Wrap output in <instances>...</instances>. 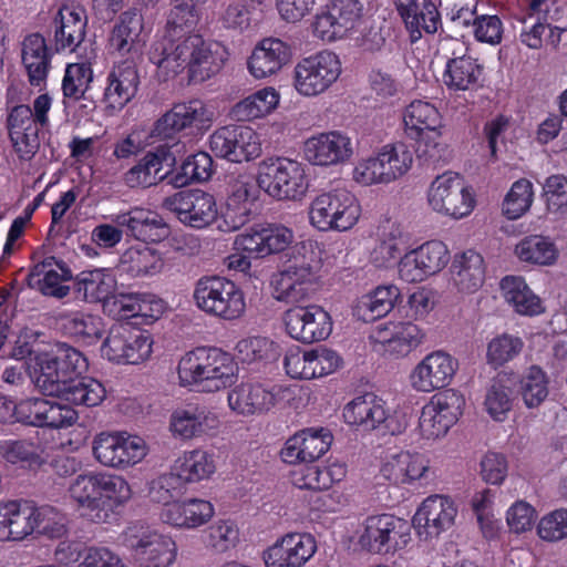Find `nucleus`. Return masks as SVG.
<instances>
[{
  "label": "nucleus",
  "mask_w": 567,
  "mask_h": 567,
  "mask_svg": "<svg viewBox=\"0 0 567 567\" xmlns=\"http://www.w3.org/2000/svg\"><path fill=\"white\" fill-rule=\"evenodd\" d=\"M38 388L75 405H99L105 398L104 385L92 378L81 377L87 369L86 358L76 349L61 344L56 351L39 359Z\"/></svg>",
  "instance_id": "f257e3e1"
},
{
  "label": "nucleus",
  "mask_w": 567,
  "mask_h": 567,
  "mask_svg": "<svg viewBox=\"0 0 567 567\" xmlns=\"http://www.w3.org/2000/svg\"><path fill=\"white\" fill-rule=\"evenodd\" d=\"M210 43L200 34H190L185 39L164 34L151 47L148 58L157 68V76L163 81L174 79L186 66L193 82H203L210 78Z\"/></svg>",
  "instance_id": "f03ea898"
},
{
  "label": "nucleus",
  "mask_w": 567,
  "mask_h": 567,
  "mask_svg": "<svg viewBox=\"0 0 567 567\" xmlns=\"http://www.w3.org/2000/svg\"><path fill=\"white\" fill-rule=\"evenodd\" d=\"M70 493L81 505L83 516L101 523L110 516L112 502L123 503L131 497V487L122 476L90 473L79 475L70 486Z\"/></svg>",
  "instance_id": "7ed1b4c3"
},
{
  "label": "nucleus",
  "mask_w": 567,
  "mask_h": 567,
  "mask_svg": "<svg viewBox=\"0 0 567 567\" xmlns=\"http://www.w3.org/2000/svg\"><path fill=\"white\" fill-rule=\"evenodd\" d=\"M257 184L260 189L279 200L298 199L308 188L301 165L281 157H271L259 163Z\"/></svg>",
  "instance_id": "20e7f679"
},
{
  "label": "nucleus",
  "mask_w": 567,
  "mask_h": 567,
  "mask_svg": "<svg viewBox=\"0 0 567 567\" xmlns=\"http://www.w3.org/2000/svg\"><path fill=\"white\" fill-rule=\"evenodd\" d=\"M410 540L406 520L389 514L369 516L359 536L361 549L374 555H393Z\"/></svg>",
  "instance_id": "39448f33"
},
{
  "label": "nucleus",
  "mask_w": 567,
  "mask_h": 567,
  "mask_svg": "<svg viewBox=\"0 0 567 567\" xmlns=\"http://www.w3.org/2000/svg\"><path fill=\"white\" fill-rule=\"evenodd\" d=\"M360 217L357 199L346 190H336L317 196L309 209L310 223L319 230L344 231L355 225Z\"/></svg>",
  "instance_id": "423d86ee"
},
{
  "label": "nucleus",
  "mask_w": 567,
  "mask_h": 567,
  "mask_svg": "<svg viewBox=\"0 0 567 567\" xmlns=\"http://www.w3.org/2000/svg\"><path fill=\"white\" fill-rule=\"evenodd\" d=\"M51 507H37L27 501L0 502V542H20L35 530L47 532Z\"/></svg>",
  "instance_id": "0eeeda50"
},
{
  "label": "nucleus",
  "mask_w": 567,
  "mask_h": 567,
  "mask_svg": "<svg viewBox=\"0 0 567 567\" xmlns=\"http://www.w3.org/2000/svg\"><path fill=\"white\" fill-rule=\"evenodd\" d=\"M123 544L144 567H168L176 556V546L172 538L141 524H134L125 530Z\"/></svg>",
  "instance_id": "6e6552de"
},
{
  "label": "nucleus",
  "mask_w": 567,
  "mask_h": 567,
  "mask_svg": "<svg viewBox=\"0 0 567 567\" xmlns=\"http://www.w3.org/2000/svg\"><path fill=\"white\" fill-rule=\"evenodd\" d=\"M186 145L179 140L172 144L159 145L154 152L145 154L140 162L125 173L127 186L150 187L169 177L177 163V157L184 155Z\"/></svg>",
  "instance_id": "1a4fd4ad"
},
{
  "label": "nucleus",
  "mask_w": 567,
  "mask_h": 567,
  "mask_svg": "<svg viewBox=\"0 0 567 567\" xmlns=\"http://www.w3.org/2000/svg\"><path fill=\"white\" fill-rule=\"evenodd\" d=\"M93 455L104 466L125 470L147 454L145 441L124 433H100L93 441Z\"/></svg>",
  "instance_id": "9d476101"
},
{
  "label": "nucleus",
  "mask_w": 567,
  "mask_h": 567,
  "mask_svg": "<svg viewBox=\"0 0 567 567\" xmlns=\"http://www.w3.org/2000/svg\"><path fill=\"white\" fill-rule=\"evenodd\" d=\"M429 204L437 213L462 218L472 212L475 199L458 174L444 173L431 184Z\"/></svg>",
  "instance_id": "9b49d317"
},
{
  "label": "nucleus",
  "mask_w": 567,
  "mask_h": 567,
  "mask_svg": "<svg viewBox=\"0 0 567 567\" xmlns=\"http://www.w3.org/2000/svg\"><path fill=\"white\" fill-rule=\"evenodd\" d=\"M151 352L150 337L128 323L113 326L102 346L103 355L117 363L137 364Z\"/></svg>",
  "instance_id": "f8f14e48"
},
{
  "label": "nucleus",
  "mask_w": 567,
  "mask_h": 567,
  "mask_svg": "<svg viewBox=\"0 0 567 567\" xmlns=\"http://www.w3.org/2000/svg\"><path fill=\"white\" fill-rule=\"evenodd\" d=\"M343 417L348 424L364 431L380 429L383 434L396 435L405 427L386 412L383 400L373 393H365L349 402L343 409Z\"/></svg>",
  "instance_id": "ddd939ff"
},
{
  "label": "nucleus",
  "mask_w": 567,
  "mask_h": 567,
  "mask_svg": "<svg viewBox=\"0 0 567 567\" xmlns=\"http://www.w3.org/2000/svg\"><path fill=\"white\" fill-rule=\"evenodd\" d=\"M464 398L455 390L435 394L422 409L419 426L422 435L434 440L445 435L462 414Z\"/></svg>",
  "instance_id": "4468645a"
},
{
  "label": "nucleus",
  "mask_w": 567,
  "mask_h": 567,
  "mask_svg": "<svg viewBox=\"0 0 567 567\" xmlns=\"http://www.w3.org/2000/svg\"><path fill=\"white\" fill-rule=\"evenodd\" d=\"M282 320L288 334L302 343L326 340L332 331L330 315L318 305L291 307Z\"/></svg>",
  "instance_id": "2eb2a0df"
},
{
  "label": "nucleus",
  "mask_w": 567,
  "mask_h": 567,
  "mask_svg": "<svg viewBox=\"0 0 567 567\" xmlns=\"http://www.w3.org/2000/svg\"><path fill=\"white\" fill-rule=\"evenodd\" d=\"M340 63L336 54L321 52L300 61L295 68V86L306 96L326 91L339 76Z\"/></svg>",
  "instance_id": "dca6fc26"
},
{
  "label": "nucleus",
  "mask_w": 567,
  "mask_h": 567,
  "mask_svg": "<svg viewBox=\"0 0 567 567\" xmlns=\"http://www.w3.org/2000/svg\"><path fill=\"white\" fill-rule=\"evenodd\" d=\"M412 164V153L404 144L386 145L375 156L357 167L365 184L391 183L403 176Z\"/></svg>",
  "instance_id": "f3484780"
},
{
  "label": "nucleus",
  "mask_w": 567,
  "mask_h": 567,
  "mask_svg": "<svg viewBox=\"0 0 567 567\" xmlns=\"http://www.w3.org/2000/svg\"><path fill=\"white\" fill-rule=\"evenodd\" d=\"M292 240L293 234L288 227L281 224H259L237 235L234 246L262 258L284 251Z\"/></svg>",
  "instance_id": "a211bd4d"
},
{
  "label": "nucleus",
  "mask_w": 567,
  "mask_h": 567,
  "mask_svg": "<svg viewBox=\"0 0 567 567\" xmlns=\"http://www.w3.org/2000/svg\"><path fill=\"white\" fill-rule=\"evenodd\" d=\"M447 261L446 246L442 241L431 240L403 256L399 262V274L406 282H421L439 272Z\"/></svg>",
  "instance_id": "6ab92c4d"
},
{
  "label": "nucleus",
  "mask_w": 567,
  "mask_h": 567,
  "mask_svg": "<svg viewBox=\"0 0 567 567\" xmlns=\"http://www.w3.org/2000/svg\"><path fill=\"white\" fill-rule=\"evenodd\" d=\"M256 133L245 125H227L215 131V156L231 163L250 161L260 155Z\"/></svg>",
  "instance_id": "aec40b11"
},
{
  "label": "nucleus",
  "mask_w": 567,
  "mask_h": 567,
  "mask_svg": "<svg viewBox=\"0 0 567 567\" xmlns=\"http://www.w3.org/2000/svg\"><path fill=\"white\" fill-rule=\"evenodd\" d=\"M221 188L226 190V198L220 216L215 210V224L221 231H234L246 224L251 204L257 198L256 188L254 185L239 181L235 182L230 190L219 184L218 194H221Z\"/></svg>",
  "instance_id": "412c9836"
},
{
  "label": "nucleus",
  "mask_w": 567,
  "mask_h": 567,
  "mask_svg": "<svg viewBox=\"0 0 567 567\" xmlns=\"http://www.w3.org/2000/svg\"><path fill=\"white\" fill-rule=\"evenodd\" d=\"M316 551L315 538L292 533L278 539L262 553L266 567H301Z\"/></svg>",
  "instance_id": "4be33fe9"
},
{
  "label": "nucleus",
  "mask_w": 567,
  "mask_h": 567,
  "mask_svg": "<svg viewBox=\"0 0 567 567\" xmlns=\"http://www.w3.org/2000/svg\"><path fill=\"white\" fill-rule=\"evenodd\" d=\"M208 121L209 111L200 100L176 103L154 123L151 134L159 140L174 141L178 133L193 123Z\"/></svg>",
  "instance_id": "5701e85b"
},
{
  "label": "nucleus",
  "mask_w": 567,
  "mask_h": 567,
  "mask_svg": "<svg viewBox=\"0 0 567 567\" xmlns=\"http://www.w3.org/2000/svg\"><path fill=\"white\" fill-rule=\"evenodd\" d=\"M7 127L19 157L31 159L40 147L39 125L31 107L24 104L13 106L7 117Z\"/></svg>",
  "instance_id": "b1692460"
},
{
  "label": "nucleus",
  "mask_w": 567,
  "mask_h": 567,
  "mask_svg": "<svg viewBox=\"0 0 567 567\" xmlns=\"http://www.w3.org/2000/svg\"><path fill=\"white\" fill-rule=\"evenodd\" d=\"M353 153L351 141L339 132L321 133L305 142L306 159L319 166L338 165L347 162Z\"/></svg>",
  "instance_id": "393cba45"
},
{
  "label": "nucleus",
  "mask_w": 567,
  "mask_h": 567,
  "mask_svg": "<svg viewBox=\"0 0 567 567\" xmlns=\"http://www.w3.org/2000/svg\"><path fill=\"white\" fill-rule=\"evenodd\" d=\"M456 363L445 352L426 355L411 374L412 385L421 392H432L447 386L455 373Z\"/></svg>",
  "instance_id": "a878e982"
},
{
  "label": "nucleus",
  "mask_w": 567,
  "mask_h": 567,
  "mask_svg": "<svg viewBox=\"0 0 567 567\" xmlns=\"http://www.w3.org/2000/svg\"><path fill=\"white\" fill-rule=\"evenodd\" d=\"M140 76L132 61L115 65L109 73L103 96L109 114L122 110L135 96Z\"/></svg>",
  "instance_id": "bb28decb"
},
{
  "label": "nucleus",
  "mask_w": 567,
  "mask_h": 567,
  "mask_svg": "<svg viewBox=\"0 0 567 567\" xmlns=\"http://www.w3.org/2000/svg\"><path fill=\"white\" fill-rule=\"evenodd\" d=\"M332 436L329 432L306 429L289 437L281 450V458L289 464L313 463L330 447Z\"/></svg>",
  "instance_id": "cd10ccee"
},
{
  "label": "nucleus",
  "mask_w": 567,
  "mask_h": 567,
  "mask_svg": "<svg viewBox=\"0 0 567 567\" xmlns=\"http://www.w3.org/2000/svg\"><path fill=\"white\" fill-rule=\"evenodd\" d=\"M54 42L58 51L69 49L79 56L85 54L87 45L84 43L86 17L83 10L63 7L54 19Z\"/></svg>",
  "instance_id": "c85d7f7f"
},
{
  "label": "nucleus",
  "mask_w": 567,
  "mask_h": 567,
  "mask_svg": "<svg viewBox=\"0 0 567 567\" xmlns=\"http://www.w3.org/2000/svg\"><path fill=\"white\" fill-rule=\"evenodd\" d=\"M179 384L192 391L209 392L213 377L212 349L197 347L187 352L177 368Z\"/></svg>",
  "instance_id": "c756f323"
},
{
  "label": "nucleus",
  "mask_w": 567,
  "mask_h": 567,
  "mask_svg": "<svg viewBox=\"0 0 567 567\" xmlns=\"http://www.w3.org/2000/svg\"><path fill=\"white\" fill-rule=\"evenodd\" d=\"M291 48L278 38H265L254 49L248 59L249 72L256 79L277 73L291 60Z\"/></svg>",
  "instance_id": "7c9ffc66"
},
{
  "label": "nucleus",
  "mask_w": 567,
  "mask_h": 567,
  "mask_svg": "<svg viewBox=\"0 0 567 567\" xmlns=\"http://www.w3.org/2000/svg\"><path fill=\"white\" fill-rule=\"evenodd\" d=\"M219 402H227L231 411L249 416L268 412L277 403L276 394L259 384H241L218 395Z\"/></svg>",
  "instance_id": "2f4dec72"
},
{
  "label": "nucleus",
  "mask_w": 567,
  "mask_h": 567,
  "mask_svg": "<svg viewBox=\"0 0 567 567\" xmlns=\"http://www.w3.org/2000/svg\"><path fill=\"white\" fill-rule=\"evenodd\" d=\"M114 221L118 227H126L131 236L145 243H158L169 235L168 226L158 214L140 207L116 215Z\"/></svg>",
  "instance_id": "473e14b6"
},
{
  "label": "nucleus",
  "mask_w": 567,
  "mask_h": 567,
  "mask_svg": "<svg viewBox=\"0 0 567 567\" xmlns=\"http://www.w3.org/2000/svg\"><path fill=\"white\" fill-rule=\"evenodd\" d=\"M457 509L449 497L434 495L427 497L413 517L417 528H424L427 537H436L454 524Z\"/></svg>",
  "instance_id": "72a5a7b5"
},
{
  "label": "nucleus",
  "mask_w": 567,
  "mask_h": 567,
  "mask_svg": "<svg viewBox=\"0 0 567 567\" xmlns=\"http://www.w3.org/2000/svg\"><path fill=\"white\" fill-rule=\"evenodd\" d=\"M143 29L144 19L141 9L133 7L122 12L109 39L112 52L120 56L138 54Z\"/></svg>",
  "instance_id": "f704fd0d"
},
{
  "label": "nucleus",
  "mask_w": 567,
  "mask_h": 567,
  "mask_svg": "<svg viewBox=\"0 0 567 567\" xmlns=\"http://www.w3.org/2000/svg\"><path fill=\"white\" fill-rule=\"evenodd\" d=\"M451 275L454 286L460 291H477L485 279L483 257L471 249L456 255L451 266Z\"/></svg>",
  "instance_id": "c9c22d12"
},
{
  "label": "nucleus",
  "mask_w": 567,
  "mask_h": 567,
  "mask_svg": "<svg viewBox=\"0 0 567 567\" xmlns=\"http://www.w3.org/2000/svg\"><path fill=\"white\" fill-rule=\"evenodd\" d=\"M22 63L31 85L40 86L44 83L51 61L45 39L41 34L33 33L23 40Z\"/></svg>",
  "instance_id": "e433bc0d"
},
{
  "label": "nucleus",
  "mask_w": 567,
  "mask_h": 567,
  "mask_svg": "<svg viewBox=\"0 0 567 567\" xmlns=\"http://www.w3.org/2000/svg\"><path fill=\"white\" fill-rule=\"evenodd\" d=\"M76 293L89 302L106 301L112 297L116 280L107 269L82 271L76 281Z\"/></svg>",
  "instance_id": "4c0bfd02"
},
{
  "label": "nucleus",
  "mask_w": 567,
  "mask_h": 567,
  "mask_svg": "<svg viewBox=\"0 0 567 567\" xmlns=\"http://www.w3.org/2000/svg\"><path fill=\"white\" fill-rule=\"evenodd\" d=\"M518 385V375L502 372L493 380L485 396L488 414L495 420H502L512 406V396Z\"/></svg>",
  "instance_id": "58836bf2"
},
{
  "label": "nucleus",
  "mask_w": 567,
  "mask_h": 567,
  "mask_svg": "<svg viewBox=\"0 0 567 567\" xmlns=\"http://www.w3.org/2000/svg\"><path fill=\"white\" fill-rule=\"evenodd\" d=\"M243 291L230 280L215 276V316L235 320L245 312Z\"/></svg>",
  "instance_id": "ea45409f"
},
{
  "label": "nucleus",
  "mask_w": 567,
  "mask_h": 567,
  "mask_svg": "<svg viewBox=\"0 0 567 567\" xmlns=\"http://www.w3.org/2000/svg\"><path fill=\"white\" fill-rule=\"evenodd\" d=\"M161 256L147 246H135L126 249L118 261V269L131 277L153 275L161 270Z\"/></svg>",
  "instance_id": "a19ab883"
},
{
  "label": "nucleus",
  "mask_w": 567,
  "mask_h": 567,
  "mask_svg": "<svg viewBox=\"0 0 567 567\" xmlns=\"http://www.w3.org/2000/svg\"><path fill=\"white\" fill-rule=\"evenodd\" d=\"M96 56L95 50L90 44L89 52L80 56L82 61L69 64L62 82L63 94L66 97L79 100L83 96L93 79L90 61Z\"/></svg>",
  "instance_id": "79ce46f5"
},
{
  "label": "nucleus",
  "mask_w": 567,
  "mask_h": 567,
  "mask_svg": "<svg viewBox=\"0 0 567 567\" xmlns=\"http://www.w3.org/2000/svg\"><path fill=\"white\" fill-rule=\"evenodd\" d=\"M209 411L198 405L177 409L171 415L169 429L174 436L192 439L204 432Z\"/></svg>",
  "instance_id": "37998d69"
},
{
  "label": "nucleus",
  "mask_w": 567,
  "mask_h": 567,
  "mask_svg": "<svg viewBox=\"0 0 567 567\" xmlns=\"http://www.w3.org/2000/svg\"><path fill=\"white\" fill-rule=\"evenodd\" d=\"M505 299L522 315H535L540 311V300L527 287L520 277H505L501 281Z\"/></svg>",
  "instance_id": "c03bdc74"
},
{
  "label": "nucleus",
  "mask_w": 567,
  "mask_h": 567,
  "mask_svg": "<svg viewBox=\"0 0 567 567\" xmlns=\"http://www.w3.org/2000/svg\"><path fill=\"white\" fill-rule=\"evenodd\" d=\"M44 399L32 398L14 403L0 394V423L12 415L17 422L40 426L42 422Z\"/></svg>",
  "instance_id": "a18cd8bd"
},
{
  "label": "nucleus",
  "mask_w": 567,
  "mask_h": 567,
  "mask_svg": "<svg viewBox=\"0 0 567 567\" xmlns=\"http://www.w3.org/2000/svg\"><path fill=\"white\" fill-rule=\"evenodd\" d=\"M481 66L471 56L450 58L446 62L444 83L453 90L465 91L476 84Z\"/></svg>",
  "instance_id": "49530a36"
},
{
  "label": "nucleus",
  "mask_w": 567,
  "mask_h": 567,
  "mask_svg": "<svg viewBox=\"0 0 567 567\" xmlns=\"http://www.w3.org/2000/svg\"><path fill=\"white\" fill-rule=\"evenodd\" d=\"M174 6L169 11L165 34L185 39L189 31L197 24L202 8H198L186 0H172Z\"/></svg>",
  "instance_id": "de8ad7c7"
},
{
  "label": "nucleus",
  "mask_w": 567,
  "mask_h": 567,
  "mask_svg": "<svg viewBox=\"0 0 567 567\" xmlns=\"http://www.w3.org/2000/svg\"><path fill=\"white\" fill-rule=\"evenodd\" d=\"M278 99L274 89H262L237 103L233 107V114L241 122L262 117L276 107Z\"/></svg>",
  "instance_id": "09e8293b"
},
{
  "label": "nucleus",
  "mask_w": 567,
  "mask_h": 567,
  "mask_svg": "<svg viewBox=\"0 0 567 567\" xmlns=\"http://www.w3.org/2000/svg\"><path fill=\"white\" fill-rule=\"evenodd\" d=\"M319 268L316 251L306 245L291 249L290 257L277 275L293 277L295 280L311 281Z\"/></svg>",
  "instance_id": "8fccbe9b"
},
{
  "label": "nucleus",
  "mask_w": 567,
  "mask_h": 567,
  "mask_svg": "<svg viewBox=\"0 0 567 567\" xmlns=\"http://www.w3.org/2000/svg\"><path fill=\"white\" fill-rule=\"evenodd\" d=\"M516 254L520 260L538 265H551L558 256L554 243L543 236L526 237L516 246Z\"/></svg>",
  "instance_id": "3c124183"
},
{
  "label": "nucleus",
  "mask_w": 567,
  "mask_h": 567,
  "mask_svg": "<svg viewBox=\"0 0 567 567\" xmlns=\"http://www.w3.org/2000/svg\"><path fill=\"white\" fill-rule=\"evenodd\" d=\"M173 471L181 478L183 485L200 481L212 473V463L206 452L193 451L176 461Z\"/></svg>",
  "instance_id": "603ef678"
},
{
  "label": "nucleus",
  "mask_w": 567,
  "mask_h": 567,
  "mask_svg": "<svg viewBox=\"0 0 567 567\" xmlns=\"http://www.w3.org/2000/svg\"><path fill=\"white\" fill-rule=\"evenodd\" d=\"M523 348L524 342L519 337L509 333L497 336L487 346V362L495 368L502 367L516 358Z\"/></svg>",
  "instance_id": "864d4df0"
},
{
  "label": "nucleus",
  "mask_w": 567,
  "mask_h": 567,
  "mask_svg": "<svg viewBox=\"0 0 567 567\" xmlns=\"http://www.w3.org/2000/svg\"><path fill=\"white\" fill-rule=\"evenodd\" d=\"M423 337L422 330L409 321L394 326L390 337L384 336L380 341L388 344L389 351L405 355L421 343Z\"/></svg>",
  "instance_id": "5fc2aeb1"
},
{
  "label": "nucleus",
  "mask_w": 567,
  "mask_h": 567,
  "mask_svg": "<svg viewBox=\"0 0 567 567\" xmlns=\"http://www.w3.org/2000/svg\"><path fill=\"white\" fill-rule=\"evenodd\" d=\"M113 307L117 311V315L124 318L130 317H146L152 313L148 311H153L152 305L156 307V310L159 311L162 308L161 301H153L151 296L140 295V293H118L113 296Z\"/></svg>",
  "instance_id": "6e6d98bb"
},
{
  "label": "nucleus",
  "mask_w": 567,
  "mask_h": 567,
  "mask_svg": "<svg viewBox=\"0 0 567 567\" xmlns=\"http://www.w3.org/2000/svg\"><path fill=\"white\" fill-rule=\"evenodd\" d=\"M400 298L399 288L389 285L380 286L373 292L363 297L361 308L370 312L369 319L374 320L385 316Z\"/></svg>",
  "instance_id": "4d7b16f0"
},
{
  "label": "nucleus",
  "mask_w": 567,
  "mask_h": 567,
  "mask_svg": "<svg viewBox=\"0 0 567 567\" xmlns=\"http://www.w3.org/2000/svg\"><path fill=\"white\" fill-rule=\"evenodd\" d=\"M404 122L406 126L423 133L436 130L440 123V114L432 104L423 101H413L406 107Z\"/></svg>",
  "instance_id": "13d9d810"
},
{
  "label": "nucleus",
  "mask_w": 567,
  "mask_h": 567,
  "mask_svg": "<svg viewBox=\"0 0 567 567\" xmlns=\"http://www.w3.org/2000/svg\"><path fill=\"white\" fill-rule=\"evenodd\" d=\"M518 385L516 391L522 393L528 408L538 406L548 394L545 373L536 365L529 368L524 379H518Z\"/></svg>",
  "instance_id": "bf43d9fd"
},
{
  "label": "nucleus",
  "mask_w": 567,
  "mask_h": 567,
  "mask_svg": "<svg viewBox=\"0 0 567 567\" xmlns=\"http://www.w3.org/2000/svg\"><path fill=\"white\" fill-rule=\"evenodd\" d=\"M185 492L181 478L175 474L174 471L167 474H163L156 480L152 481L150 486V498L164 506L171 504L174 501L179 499Z\"/></svg>",
  "instance_id": "052dcab7"
},
{
  "label": "nucleus",
  "mask_w": 567,
  "mask_h": 567,
  "mask_svg": "<svg viewBox=\"0 0 567 567\" xmlns=\"http://www.w3.org/2000/svg\"><path fill=\"white\" fill-rule=\"evenodd\" d=\"M533 200L532 184L527 179L515 182L503 203V212L509 219L520 217L529 209Z\"/></svg>",
  "instance_id": "680f3d73"
},
{
  "label": "nucleus",
  "mask_w": 567,
  "mask_h": 567,
  "mask_svg": "<svg viewBox=\"0 0 567 567\" xmlns=\"http://www.w3.org/2000/svg\"><path fill=\"white\" fill-rule=\"evenodd\" d=\"M419 135L415 152L420 159L436 164L449 158L447 145L441 141V134L436 130L419 133Z\"/></svg>",
  "instance_id": "e2e57ef3"
},
{
  "label": "nucleus",
  "mask_w": 567,
  "mask_h": 567,
  "mask_svg": "<svg viewBox=\"0 0 567 567\" xmlns=\"http://www.w3.org/2000/svg\"><path fill=\"white\" fill-rule=\"evenodd\" d=\"M0 453L12 464L25 462L29 466H40L43 463L34 444L24 440L0 443Z\"/></svg>",
  "instance_id": "0e129e2a"
},
{
  "label": "nucleus",
  "mask_w": 567,
  "mask_h": 567,
  "mask_svg": "<svg viewBox=\"0 0 567 567\" xmlns=\"http://www.w3.org/2000/svg\"><path fill=\"white\" fill-rule=\"evenodd\" d=\"M78 412L54 400L44 399L41 427L63 429L78 421Z\"/></svg>",
  "instance_id": "69168bd1"
},
{
  "label": "nucleus",
  "mask_w": 567,
  "mask_h": 567,
  "mask_svg": "<svg viewBox=\"0 0 567 567\" xmlns=\"http://www.w3.org/2000/svg\"><path fill=\"white\" fill-rule=\"evenodd\" d=\"M311 281H301L295 280L293 277L276 275L274 277V287L275 295L274 297L278 301H284L287 303H298L306 300L308 297V287L307 285Z\"/></svg>",
  "instance_id": "338daca9"
},
{
  "label": "nucleus",
  "mask_w": 567,
  "mask_h": 567,
  "mask_svg": "<svg viewBox=\"0 0 567 567\" xmlns=\"http://www.w3.org/2000/svg\"><path fill=\"white\" fill-rule=\"evenodd\" d=\"M236 349L243 361L268 360L277 354L275 343L265 337H250L240 340Z\"/></svg>",
  "instance_id": "774afa93"
}]
</instances>
